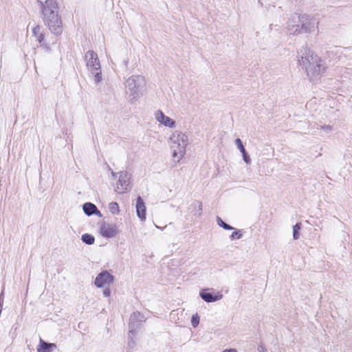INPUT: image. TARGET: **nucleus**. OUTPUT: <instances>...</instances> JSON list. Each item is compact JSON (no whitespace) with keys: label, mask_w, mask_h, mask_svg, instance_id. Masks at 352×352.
Instances as JSON below:
<instances>
[{"label":"nucleus","mask_w":352,"mask_h":352,"mask_svg":"<svg viewBox=\"0 0 352 352\" xmlns=\"http://www.w3.org/2000/svg\"><path fill=\"white\" fill-rule=\"evenodd\" d=\"M99 233L104 238H114L119 234V230L116 224L103 221L99 226Z\"/></svg>","instance_id":"0eeeda50"},{"label":"nucleus","mask_w":352,"mask_h":352,"mask_svg":"<svg viewBox=\"0 0 352 352\" xmlns=\"http://www.w3.org/2000/svg\"><path fill=\"white\" fill-rule=\"evenodd\" d=\"M208 289H203L199 292L200 297L207 302H213L220 300L223 298L221 294L217 293L216 295H212L208 292Z\"/></svg>","instance_id":"f8f14e48"},{"label":"nucleus","mask_w":352,"mask_h":352,"mask_svg":"<svg viewBox=\"0 0 352 352\" xmlns=\"http://www.w3.org/2000/svg\"><path fill=\"white\" fill-rule=\"evenodd\" d=\"M56 348L55 344L53 343H47L43 340H40V344L37 347L38 352H52L54 349Z\"/></svg>","instance_id":"dca6fc26"},{"label":"nucleus","mask_w":352,"mask_h":352,"mask_svg":"<svg viewBox=\"0 0 352 352\" xmlns=\"http://www.w3.org/2000/svg\"><path fill=\"white\" fill-rule=\"evenodd\" d=\"M104 290L103 292V295L105 297H109L111 295V292L109 290V287H104Z\"/></svg>","instance_id":"cd10ccee"},{"label":"nucleus","mask_w":352,"mask_h":352,"mask_svg":"<svg viewBox=\"0 0 352 352\" xmlns=\"http://www.w3.org/2000/svg\"><path fill=\"white\" fill-rule=\"evenodd\" d=\"M298 65L305 72L309 81H319L327 70L325 61L307 48L301 49L297 55Z\"/></svg>","instance_id":"f257e3e1"},{"label":"nucleus","mask_w":352,"mask_h":352,"mask_svg":"<svg viewBox=\"0 0 352 352\" xmlns=\"http://www.w3.org/2000/svg\"><path fill=\"white\" fill-rule=\"evenodd\" d=\"M109 210L113 214H118L120 213L119 206L116 202H111L109 204Z\"/></svg>","instance_id":"6ab92c4d"},{"label":"nucleus","mask_w":352,"mask_h":352,"mask_svg":"<svg viewBox=\"0 0 352 352\" xmlns=\"http://www.w3.org/2000/svg\"><path fill=\"white\" fill-rule=\"evenodd\" d=\"M235 145L237 148L240 151L241 154L246 153V151L243 146V142L240 138H236L234 141Z\"/></svg>","instance_id":"b1692460"},{"label":"nucleus","mask_w":352,"mask_h":352,"mask_svg":"<svg viewBox=\"0 0 352 352\" xmlns=\"http://www.w3.org/2000/svg\"><path fill=\"white\" fill-rule=\"evenodd\" d=\"M320 129L321 131H322L324 133H325L326 134H328L330 132H331L333 131V126L331 125H324V126H322Z\"/></svg>","instance_id":"393cba45"},{"label":"nucleus","mask_w":352,"mask_h":352,"mask_svg":"<svg viewBox=\"0 0 352 352\" xmlns=\"http://www.w3.org/2000/svg\"><path fill=\"white\" fill-rule=\"evenodd\" d=\"M50 30L54 34L61 32V21L58 16L57 5L54 0H37Z\"/></svg>","instance_id":"7ed1b4c3"},{"label":"nucleus","mask_w":352,"mask_h":352,"mask_svg":"<svg viewBox=\"0 0 352 352\" xmlns=\"http://www.w3.org/2000/svg\"><path fill=\"white\" fill-rule=\"evenodd\" d=\"M301 23V33L304 32H313L318 27V21L314 17L309 15H301L300 16Z\"/></svg>","instance_id":"6e6552de"},{"label":"nucleus","mask_w":352,"mask_h":352,"mask_svg":"<svg viewBox=\"0 0 352 352\" xmlns=\"http://www.w3.org/2000/svg\"><path fill=\"white\" fill-rule=\"evenodd\" d=\"M242 156H243V160L246 164H250L251 163V159H250V156L248 155V154L247 153V152L245 153H243Z\"/></svg>","instance_id":"a878e982"},{"label":"nucleus","mask_w":352,"mask_h":352,"mask_svg":"<svg viewBox=\"0 0 352 352\" xmlns=\"http://www.w3.org/2000/svg\"><path fill=\"white\" fill-rule=\"evenodd\" d=\"M221 352H238L236 349H226Z\"/></svg>","instance_id":"c85d7f7f"},{"label":"nucleus","mask_w":352,"mask_h":352,"mask_svg":"<svg viewBox=\"0 0 352 352\" xmlns=\"http://www.w3.org/2000/svg\"><path fill=\"white\" fill-rule=\"evenodd\" d=\"M287 28L291 34H299L301 33L300 15L292 16L287 23Z\"/></svg>","instance_id":"9d476101"},{"label":"nucleus","mask_w":352,"mask_h":352,"mask_svg":"<svg viewBox=\"0 0 352 352\" xmlns=\"http://www.w3.org/2000/svg\"><path fill=\"white\" fill-rule=\"evenodd\" d=\"M258 351L259 352H267V351L263 346H261L258 349Z\"/></svg>","instance_id":"c756f323"},{"label":"nucleus","mask_w":352,"mask_h":352,"mask_svg":"<svg viewBox=\"0 0 352 352\" xmlns=\"http://www.w3.org/2000/svg\"><path fill=\"white\" fill-rule=\"evenodd\" d=\"M82 241L86 244L92 245L95 241V239L91 234H85L82 236Z\"/></svg>","instance_id":"aec40b11"},{"label":"nucleus","mask_w":352,"mask_h":352,"mask_svg":"<svg viewBox=\"0 0 352 352\" xmlns=\"http://www.w3.org/2000/svg\"><path fill=\"white\" fill-rule=\"evenodd\" d=\"M129 175L127 172L122 171L119 174V178L116 187V191L119 194H123L129 189Z\"/></svg>","instance_id":"1a4fd4ad"},{"label":"nucleus","mask_w":352,"mask_h":352,"mask_svg":"<svg viewBox=\"0 0 352 352\" xmlns=\"http://www.w3.org/2000/svg\"><path fill=\"white\" fill-rule=\"evenodd\" d=\"M192 212L195 216L200 217L202 214L203 206L201 202L195 201L191 204Z\"/></svg>","instance_id":"a211bd4d"},{"label":"nucleus","mask_w":352,"mask_h":352,"mask_svg":"<svg viewBox=\"0 0 352 352\" xmlns=\"http://www.w3.org/2000/svg\"><path fill=\"white\" fill-rule=\"evenodd\" d=\"M142 316L140 313H133L131 317H130V322H129V333H131L133 330L135 329V322L137 320H142Z\"/></svg>","instance_id":"f3484780"},{"label":"nucleus","mask_w":352,"mask_h":352,"mask_svg":"<svg viewBox=\"0 0 352 352\" xmlns=\"http://www.w3.org/2000/svg\"><path fill=\"white\" fill-rule=\"evenodd\" d=\"M154 118L160 126L164 127L173 129L177 126L175 119L166 116L162 110L154 112Z\"/></svg>","instance_id":"423d86ee"},{"label":"nucleus","mask_w":352,"mask_h":352,"mask_svg":"<svg viewBox=\"0 0 352 352\" xmlns=\"http://www.w3.org/2000/svg\"><path fill=\"white\" fill-rule=\"evenodd\" d=\"M171 150V157L174 163L178 164L184 157L189 144L188 135L179 130L172 131L168 138Z\"/></svg>","instance_id":"f03ea898"},{"label":"nucleus","mask_w":352,"mask_h":352,"mask_svg":"<svg viewBox=\"0 0 352 352\" xmlns=\"http://www.w3.org/2000/svg\"><path fill=\"white\" fill-rule=\"evenodd\" d=\"M1 306V303L0 302V307Z\"/></svg>","instance_id":"7c9ffc66"},{"label":"nucleus","mask_w":352,"mask_h":352,"mask_svg":"<svg viewBox=\"0 0 352 352\" xmlns=\"http://www.w3.org/2000/svg\"><path fill=\"white\" fill-rule=\"evenodd\" d=\"M136 212L141 221L146 219V206L143 199L139 197L136 201Z\"/></svg>","instance_id":"ddd939ff"},{"label":"nucleus","mask_w":352,"mask_h":352,"mask_svg":"<svg viewBox=\"0 0 352 352\" xmlns=\"http://www.w3.org/2000/svg\"><path fill=\"white\" fill-rule=\"evenodd\" d=\"M242 234L240 233V231H234L232 233L230 237L232 239H240L241 237Z\"/></svg>","instance_id":"bb28decb"},{"label":"nucleus","mask_w":352,"mask_h":352,"mask_svg":"<svg viewBox=\"0 0 352 352\" xmlns=\"http://www.w3.org/2000/svg\"><path fill=\"white\" fill-rule=\"evenodd\" d=\"M113 281V276L108 272L100 273L95 279V285L98 287H109Z\"/></svg>","instance_id":"9b49d317"},{"label":"nucleus","mask_w":352,"mask_h":352,"mask_svg":"<svg viewBox=\"0 0 352 352\" xmlns=\"http://www.w3.org/2000/svg\"><path fill=\"white\" fill-rule=\"evenodd\" d=\"M126 93L133 99L138 100L145 94L146 80L142 75L134 74L125 81Z\"/></svg>","instance_id":"20e7f679"},{"label":"nucleus","mask_w":352,"mask_h":352,"mask_svg":"<svg viewBox=\"0 0 352 352\" xmlns=\"http://www.w3.org/2000/svg\"><path fill=\"white\" fill-rule=\"evenodd\" d=\"M200 317L197 313L193 314L191 318V324L192 326L195 328L197 327L199 324Z\"/></svg>","instance_id":"5701e85b"},{"label":"nucleus","mask_w":352,"mask_h":352,"mask_svg":"<svg viewBox=\"0 0 352 352\" xmlns=\"http://www.w3.org/2000/svg\"><path fill=\"white\" fill-rule=\"evenodd\" d=\"M301 228V224L300 223H296L293 226V238L294 240H297L300 238L299 230Z\"/></svg>","instance_id":"412c9836"},{"label":"nucleus","mask_w":352,"mask_h":352,"mask_svg":"<svg viewBox=\"0 0 352 352\" xmlns=\"http://www.w3.org/2000/svg\"><path fill=\"white\" fill-rule=\"evenodd\" d=\"M217 223L219 226L224 228L225 230H232L233 228L225 223L219 217H217Z\"/></svg>","instance_id":"4be33fe9"},{"label":"nucleus","mask_w":352,"mask_h":352,"mask_svg":"<svg viewBox=\"0 0 352 352\" xmlns=\"http://www.w3.org/2000/svg\"><path fill=\"white\" fill-rule=\"evenodd\" d=\"M31 33L37 42L42 43L44 40V34L41 26L34 23L31 27Z\"/></svg>","instance_id":"4468645a"},{"label":"nucleus","mask_w":352,"mask_h":352,"mask_svg":"<svg viewBox=\"0 0 352 352\" xmlns=\"http://www.w3.org/2000/svg\"><path fill=\"white\" fill-rule=\"evenodd\" d=\"M83 211L86 214L90 216L91 214H96L99 217H102L101 212L98 210L97 207L91 203H85L83 205Z\"/></svg>","instance_id":"2eb2a0df"},{"label":"nucleus","mask_w":352,"mask_h":352,"mask_svg":"<svg viewBox=\"0 0 352 352\" xmlns=\"http://www.w3.org/2000/svg\"><path fill=\"white\" fill-rule=\"evenodd\" d=\"M85 58L87 69L94 75V82L98 84L102 80L100 62L98 54L93 50H89L85 54Z\"/></svg>","instance_id":"39448f33"}]
</instances>
